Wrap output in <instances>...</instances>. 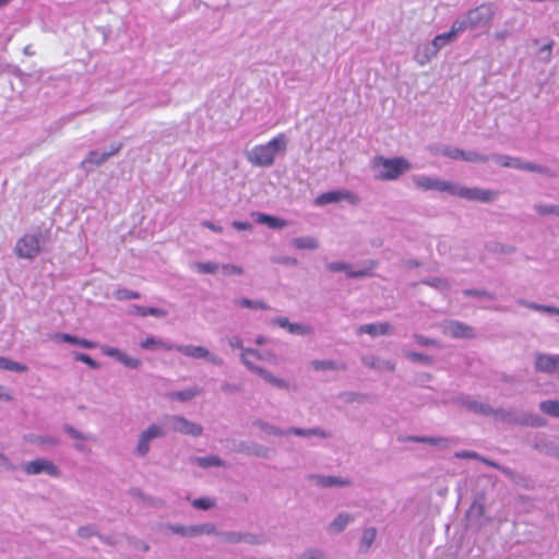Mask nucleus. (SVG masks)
I'll return each instance as SVG.
<instances>
[{
  "label": "nucleus",
  "mask_w": 559,
  "mask_h": 559,
  "mask_svg": "<svg viewBox=\"0 0 559 559\" xmlns=\"http://www.w3.org/2000/svg\"><path fill=\"white\" fill-rule=\"evenodd\" d=\"M416 189L420 191L447 192L450 195L460 197L468 201L491 202L496 199L497 192L480 188L463 187L456 182L444 180L438 177H430L423 174L412 176Z\"/></svg>",
  "instance_id": "nucleus-1"
},
{
  "label": "nucleus",
  "mask_w": 559,
  "mask_h": 559,
  "mask_svg": "<svg viewBox=\"0 0 559 559\" xmlns=\"http://www.w3.org/2000/svg\"><path fill=\"white\" fill-rule=\"evenodd\" d=\"M287 138L280 133L269 142L253 146L246 153L250 164L258 167H270L278 155H284L287 150Z\"/></svg>",
  "instance_id": "nucleus-2"
},
{
  "label": "nucleus",
  "mask_w": 559,
  "mask_h": 559,
  "mask_svg": "<svg viewBox=\"0 0 559 559\" xmlns=\"http://www.w3.org/2000/svg\"><path fill=\"white\" fill-rule=\"evenodd\" d=\"M371 170L377 180L394 181L412 170L411 162L402 156H376L371 162Z\"/></svg>",
  "instance_id": "nucleus-3"
},
{
  "label": "nucleus",
  "mask_w": 559,
  "mask_h": 559,
  "mask_svg": "<svg viewBox=\"0 0 559 559\" xmlns=\"http://www.w3.org/2000/svg\"><path fill=\"white\" fill-rule=\"evenodd\" d=\"M497 12L498 5L495 2H484L454 22L460 26L461 33L467 29H488Z\"/></svg>",
  "instance_id": "nucleus-4"
},
{
  "label": "nucleus",
  "mask_w": 559,
  "mask_h": 559,
  "mask_svg": "<svg viewBox=\"0 0 559 559\" xmlns=\"http://www.w3.org/2000/svg\"><path fill=\"white\" fill-rule=\"evenodd\" d=\"M165 433V428L160 424H151L147 426L138 436L134 454L139 457H144L150 452L152 442L163 438Z\"/></svg>",
  "instance_id": "nucleus-5"
},
{
  "label": "nucleus",
  "mask_w": 559,
  "mask_h": 559,
  "mask_svg": "<svg viewBox=\"0 0 559 559\" xmlns=\"http://www.w3.org/2000/svg\"><path fill=\"white\" fill-rule=\"evenodd\" d=\"M41 251V239L39 235L28 234L20 238L14 252L21 259H35Z\"/></svg>",
  "instance_id": "nucleus-6"
},
{
  "label": "nucleus",
  "mask_w": 559,
  "mask_h": 559,
  "mask_svg": "<svg viewBox=\"0 0 559 559\" xmlns=\"http://www.w3.org/2000/svg\"><path fill=\"white\" fill-rule=\"evenodd\" d=\"M174 350L179 352L180 354L193 358V359H204L213 365L221 366L223 365V359L217 356L216 354H213L207 348L203 346H197V345H176Z\"/></svg>",
  "instance_id": "nucleus-7"
},
{
  "label": "nucleus",
  "mask_w": 559,
  "mask_h": 559,
  "mask_svg": "<svg viewBox=\"0 0 559 559\" xmlns=\"http://www.w3.org/2000/svg\"><path fill=\"white\" fill-rule=\"evenodd\" d=\"M165 420L176 432L193 437L202 435L203 428L201 425L190 421L182 416H168Z\"/></svg>",
  "instance_id": "nucleus-8"
},
{
  "label": "nucleus",
  "mask_w": 559,
  "mask_h": 559,
  "mask_svg": "<svg viewBox=\"0 0 559 559\" xmlns=\"http://www.w3.org/2000/svg\"><path fill=\"white\" fill-rule=\"evenodd\" d=\"M341 201H347L350 204H356L358 202V198L355 193L349 190L340 189L328 191L316 198L314 204L322 206L331 203H337Z\"/></svg>",
  "instance_id": "nucleus-9"
},
{
  "label": "nucleus",
  "mask_w": 559,
  "mask_h": 559,
  "mask_svg": "<svg viewBox=\"0 0 559 559\" xmlns=\"http://www.w3.org/2000/svg\"><path fill=\"white\" fill-rule=\"evenodd\" d=\"M23 471L28 475L47 474L49 476H58V467L49 460L36 459L23 465Z\"/></svg>",
  "instance_id": "nucleus-10"
},
{
  "label": "nucleus",
  "mask_w": 559,
  "mask_h": 559,
  "mask_svg": "<svg viewBox=\"0 0 559 559\" xmlns=\"http://www.w3.org/2000/svg\"><path fill=\"white\" fill-rule=\"evenodd\" d=\"M496 164L502 167L515 168L521 170H530V171H542V168L537 165L525 163L518 157H511L508 155H493L491 157Z\"/></svg>",
  "instance_id": "nucleus-11"
},
{
  "label": "nucleus",
  "mask_w": 559,
  "mask_h": 559,
  "mask_svg": "<svg viewBox=\"0 0 559 559\" xmlns=\"http://www.w3.org/2000/svg\"><path fill=\"white\" fill-rule=\"evenodd\" d=\"M535 368L540 372L559 373V355L538 354L535 358Z\"/></svg>",
  "instance_id": "nucleus-12"
},
{
  "label": "nucleus",
  "mask_w": 559,
  "mask_h": 559,
  "mask_svg": "<svg viewBox=\"0 0 559 559\" xmlns=\"http://www.w3.org/2000/svg\"><path fill=\"white\" fill-rule=\"evenodd\" d=\"M122 145L120 143L112 144L110 146V150L108 151H92L88 153L86 158L83 160V166H86L88 164L92 165H102L105 163L109 157L116 155L120 150Z\"/></svg>",
  "instance_id": "nucleus-13"
},
{
  "label": "nucleus",
  "mask_w": 559,
  "mask_h": 559,
  "mask_svg": "<svg viewBox=\"0 0 559 559\" xmlns=\"http://www.w3.org/2000/svg\"><path fill=\"white\" fill-rule=\"evenodd\" d=\"M442 331L445 335H449L451 337H455V338H468V337H472L474 334H473V330L463 324V323H460V322H456V321H447L442 324Z\"/></svg>",
  "instance_id": "nucleus-14"
},
{
  "label": "nucleus",
  "mask_w": 559,
  "mask_h": 559,
  "mask_svg": "<svg viewBox=\"0 0 559 559\" xmlns=\"http://www.w3.org/2000/svg\"><path fill=\"white\" fill-rule=\"evenodd\" d=\"M438 55V51L430 41L423 43L417 46L414 52V60L420 67L428 64Z\"/></svg>",
  "instance_id": "nucleus-15"
},
{
  "label": "nucleus",
  "mask_w": 559,
  "mask_h": 559,
  "mask_svg": "<svg viewBox=\"0 0 559 559\" xmlns=\"http://www.w3.org/2000/svg\"><path fill=\"white\" fill-rule=\"evenodd\" d=\"M460 34V26L453 22L449 32L437 35L430 43L439 52L445 46L454 43Z\"/></svg>",
  "instance_id": "nucleus-16"
},
{
  "label": "nucleus",
  "mask_w": 559,
  "mask_h": 559,
  "mask_svg": "<svg viewBox=\"0 0 559 559\" xmlns=\"http://www.w3.org/2000/svg\"><path fill=\"white\" fill-rule=\"evenodd\" d=\"M251 372L258 374L261 377L266 383L273 385L276 389L281 390H288L289 389V382L283 378H280L272 373L271 371L258 366V367H251Z\"/></svg>",
  "instance_id": "nucleus-17"
},
{
  "label": "nucleus",
  "mask_w": 559,
  "mask_h": 559,
  "mask_svg": "<svg viewBox=\"0 0 559 559\" xmlns=\"http://www.w3.org/2000/svg\"><path fill=\"white\" fill-rule=\"evenodd\" d=\"M25 442L28 444L36 445L40 449H47L50 447H55L59 443V439L55 436L50 435H36V433H29L24 436Z\"/></svg>",
  "instance_id": "nucleus-18"
},
{
  "label": "nucleus",
  "mask_w": 559,
  "mask_h": 559,
  "mask_svg": "<svg viewBox=\"0 0 559 559\" xmlns=\"http://www.w3.org/2000/svg\"><path fill=\"white\" fill-rule=\"evenodd\" d=\"M355 516L348 512L338 513L329 524L328 531L333 534L343 532L353 521Z\"/></svg>",
  "instance_id": "nucleus-19"
},
{
  "label": "nucleus",
  "mask_w": 559,
  "mask_h": 559,
  "mask_svg": "<svg viewBox=\"0 0 559 559\" xmlns=\"http://www.w3.org/2000/svg\"><path fill=\"white\" fill-rule=\"evenodd\" d=\"M391 326L388 323L379 322V323H370L360 325L357 330L358 334H369L371 336H379L389 334Z\"/></svg>",
  "instance_id": "nucleus-20"
},
{
  "label": "nucleus",
  "mask_w": 559,
  "mask_h": 559,
  "mask_svg": "<svg viewBox=\"0 0 559 559\" xmlns=\"http://www.w3.org/2000/svg\"><path fill=\"white\" fill-rule=\"evenodd\" d=\"M292 246L298 250H317L319 248V240L313 236L295 237L290 241Z\"/></svg>",
  "instance_id": "nucleus-21"
},
{
  "label": "nucleus",
  "mask_w": 559,
  "mask_h": 559,
  "mask_svg": "<svg viewBox=\"0 0 559 559\" xmlns=\"http://www.w3.org/2000/svg\"><path fill=\"white\" fill-rule=\"evenodd\" d=\"M255 219L258 223L264 224L273 229H280L288 226L287 221L264 213H257Z\"/></svg>",
  "instance_id": "nucleus-22"
},
{
  "label": "nucleus",
  "mask_w": 559,
  "mask_h": 559,
  "mask_svg": "<svg viewBox=\"0 0 559 559\" xmlns=\"http://www.w3.org/2000/svg\"><path fill=\"white\" fill-rule=\"evenodd\" d=\"M459 403L474 413L488 414L490 412V407L488 405L476 401L471 396L460 397Z\"/></svg>",
  "instance_id": "nucleus-23"
},
{
  "label": "nucleus",
  "mask_w": 559,
  "mask_h": 559,
  "mask_svg": "<svg viewBox=\"0 0 559 559\" xmlns=\"http://www.w3.org/2000/svg\"><path fill=\"white\" fill-rule=\"evenodd\" d=\"M328 269L332 272H345L350 277H361L368 274L367 270H353L343 262H332L328 265Z\"/></svg>",
  "instance_id": "nucleus-24"
},
{
  "label": "nucleus",
  "mask_w": 559,
  "mask_h": 559,
  "mask_svg": "<svg viewBox=\"0 0 559 559\" xmlns=\"http://www.w3.org/2000/svg\"><path fill=\"white\" fill-rule=\"evenodd\" d=\"M140 347L142 349H147V350H155V349H159V348H163V349H166V350H174L175 344H173V343H165V342H163L160 340H157L155 337H147V338L143 340L140 343Z\"/></svg>",
  "instance_id": "nucleus-25"
},
{
  "label": "nucleus",
  "mask_w": 559,
  "mask_h": 559,
  "mask_svg": "<svg viewBox=\"0 0 559 559\" xmlns=\"http://www.w3.org/2000/svg\"><path fill=\"white\" fill-rule=\"evenodd\" d=\"M233 302L238 308H248V309H253V310H267L269 309V306L264 301L258 300V299L253 300V299L240 297V298L234 299Z\"/></svg>",
  "instance_id": "nucleus-26"
},
{
  "label": "nucleus",
  "mask_w": 559,
  "mask_h": 559,
  "mask_svg": "<svg viewBox=\"0 0 559 559\" xmlns=\"http://www.w3.org/2000/svg\"><path fill=\"white\" fill-rule=\"evenodd\" d=\"M201 393V389L197 385L189 386L187 389L175 391L170 393L171 400H178L181 402H187L198 396Z\"/></svg>",
  "instance_id": "nucleus-27"
},
{
  "label": "nucleus",
  "mask_w": 559,
  "mask_h": 559,
  "mask_svg": "<svg viewBox=\"0 0 559 559\" xmlns=\"http://www.w3.org/2000/svg\"><path fill=\"white\" fill-rule=\"evenodd\" d=\"M350 481L347 478L341 476H320L318 477V485L322 487H345Z\"/></svg>",
  "instance_id": "nucleus-28"
},
{
  "label": "nucleus",
  "mask_w": 559,
  "mask_h": 559,
  "mask_svg": "<svg viewBox=\"0 0 559 559\" xmlns=\"http://www.w3.org/2000/svg\"><path fill=\"white\" fill-rule=\"evenodd\" d=\"M251 357L258 358V359H265V357L254 348L245 347L242 348V352L240 354V360L241 362L251 371V367H258V365L253 364L251 361Z\"/></svg>",
  "instance_id": "nucleus-29"
},
{
  "label": "nucleus",
  "mask_w": 559,
  "mask_h": 559,
  "mask_svg": "<svg viewBox=\"0 0 559 559\" xmlns=\"http://www.w3.org/2000/svg\"><path fill=\"white\" fill-rule=\"evenodd\" d=\"M377 537V530L374 527H367L362 531L360 537V550L368 551Z\"/></svg>",
  "instance_id": "nucleus-30"
},
{
  "label": "nucleus",
  "mask_w": 559,
  "mask_h": 559,
  "mask_svg": "<svg viewBox=\"0 0 559 559\" xmlns=\"http://www.w3.org/2000/svg\"><path fill=\"white\" fill-rule=\"evenodd\" d=\"M192 270L200 274H215L221 269V265L216 262H194L191 265Z\"/></svg>",
  "instance_id": "nucleus-31"
},
{
  "label": "nucleus",
  "mask_w": 559,
  "mask_h": 559,
  "mask_svg": "<svg viewBox=\"0 0 559 559\" xmlns=\"http://www.w3.org/2000/svg\"><path fill=\"white\" fill-rule=\"evenodd\" d=\"M215 533V525L212 523H204L189 526V537H198L201 535H212Z\"/></svg>",
  "instance_id": "nucleus-32"
},
{
  "label": "nucleus",
  "mask_w": 559,
  "mask_h": 559,
  "mask_svg": "<svg viewBox=\"0 0 559 559\" xmlns=\"http://www.w3.org/2000/svg\"><path fill=\"white\" fill-rule=\"evenodd\" d=\"M134 313L141 316V317H156V318H165L167 316V311L162 308H155V307H134Z\"/></svg>",
  "instance_id": "nucleus-33"
},
{
  "label": "nucleus",
  "mask_w": 559,
  "mask_h": 559,
  "mask_svg": "<svg viewBox=\"0 0 559 559\" xmlns=\"http://www.w3.org/2000/svg\"><path fill=\"white\" fill-rule=\"evenodd\" d=\"M193 463L204 468L222 466L224 464L223 461L216 455L199 456L193 459Z\"/></svg>",
  "instance_id": "nucleus-34"
},
{
  "label": "nucleus",
  "mask_w": 559,
  "mask_h": 559,
  "mask_svg": "<svg viewBox=\"0 0 559 559\" xmlns=\"http://www.w3.org/2000/svg\"><path fill=\"white\" fill-rule=\"evenodd\" d=\"M0 369L14 371V372H25L27 371V367L21 362L11 360L5 357H0Z\"/></svg>",
  "instance_id": "nucleus-35"
},
{
  "label": "nucleus",
  "mask_w": 559,
  "mask_h": 559,
  "mask_svg": "<svg viewBox=\"0 0 559 559\" xmlns=\"http://www.w3.org/2000/svg\"><path fill=\"white\" fill-rule=\"evenodd\" d=\"M364 364L366 366H369L371 368H376L379 370H390L391 371L394 369V364H392L391 361L380 360L374 357L364 358Z\"/></svg>",
  "instance_id": "nucleus-36"
},
{
  "label": "nucleus",
  "mask_w": 559,
  "mask_h": 559,
  "mask_svg": "<svg viewBox=\"0 0 559 559\" xmlns=\"http://www.w3.org/2000/svg\"><path fill=\"white\" fill-rule=\"evenodd\" d=\"M311 367L314 370H340L344 367L334 360H312Z\"/></svg>",
  "instance_id": "nucleus-37"
},
{
  "label": "nucleus",
  "mask_w": 559,
  "mask_h": 559,
  "mask_svg": "<svg viewBox=\"0 0 559 559\" xmlns=\"http://www.w3.org/2000/svg\"><path fill=\"white\" fill-rule=\"evenodd\" d=\"M539 408L545 414L559 417V402L558 401L542 402L539 405Z\"/></svg>",
  "instance_id": "nucleus-38"
},
{
  "label": "nucleus",
  "mask_w": 559,
  "mask_h": 559,
  "mask_svg": "<svg viewBox=\"0 0 559 559\" xmlns=\"http://www.w3.org/2000/svg\"><path fill=\"white\" fill-rule=\"evenodd\" d=\"M288 333L295 335H309L312 330L309 325L302 323H292L287 330Z\"/></svg>",
  "instance_id": "nucleus-39"
},
{
  "label": "nucleus",
  "mask_w": 559,
  "mask_h": 559,
  "mask_svg": "<svg viewBox=\"0 0 559 559\" xmlns=\"http://www.w3.org/2000/svg\"><path fill=\"white\" fill-rule=\"evenodd\" d=\"M118 361H120L123 366L131 368V369H136L142 364L141 359L129 356L126 353L121 354Z\"/></svg>",
  "instance_id": "nucleus-40"
},
{
  "label": "nucleus",
  "mask_w": 559,
  "mask_h": 559,
  "mask_svg": "<svg viewBox=\"0 0 559 559\" xmlns=\"http://www.w3.org/2000/svg\"><path fill=\"white\" fill-rule=\"evenodd\" d=\"M440 154L447 156L451 159H463L465 156V151L456 148V147H444L440 151Z\"/></svg>",
  "instance_id": "nucleus-41"
},
{
  "label": "nucleus",
  "mask_w": 559,
  "mask_h": 559,
  "mask_svg": "<svg viewBox=\"0 0 559 559\" xmlns=\"http://www.w3.org/2000/svg\"><path fill=\"white\" fill-rule=\"evenodd\" d=\"M490 157L487 155H483L475 151H465L464 160L471 162V163H485L489 160Z\"/></svg>",
  "instance_id": "nucleus-42"
},
{
  "label": "nucleus",
  "mask_w": 559,
  "mask_h": 559,
  "mask_svg": "<svg viewBox=\"0 0 559 559\" xmlns=\"http://www.w3.org/2000/svg\"><path fill=\"white\" fill-rule=\"evenodd\" d=\"M50 338L56 343H69L72 345H76L78 337L68 333H55L50 336Z\"/></svg>",
  "instance_id": "nucleus-43"
},
{
  "label": "nucleus",
  "mask_w": 559,
  "mask_h": 559,
  "mask_svg": "<svg viewBox=\"0 0 559 559\" xmlns=\"http://www.w3.org/2000/svg\"><path fill=\"white\" fill-rule=\"evenodd\" d=\"M559 204H544L539 203L535 205V210L540 215H555L557 213Z\"/></svg>",
  "instance_id": "nucleus-44"
},
{
  "label": "nucleus",
  "mask_w": 559,
  "mask_h": 559,
  "mask_svg": "<svg viewBox=\"0 0 559 559\" xmlns=\"http://www.w3.org/2000/svg\"><path fill=\"white\" fill-rule=\"evenodd\" d=\"M223 273L225 275H242L243 269L240 265L237 264H223L221 266Z\"/></svg>",
  "instance_id": "nucleus-45"
},
{
  "label": "nucleus",
  "mask_w": 559,
  "mask_h": 559,
  "mask_svg": "<svg viewBox=\"0 0 559 559\" xmlns=\"http://www.w3.org/2000/svg\"><path fill=\"white\" fill-rule=\"evenodd\" d=\"M140 295L128 289H118L115 292V298L118 300L136 299Z\"/></svg>",
  "instance_id": "nucleus-46"
},
{
  "label": "nucleus",
  "mask_w": 559,
  "mask_h": 559,
  "mask_svg": "<svg viewBox=\"0 0 559 559\" xmlns=\"http://www.w3.org/2000/svg\"><path fill=\"white\" fill-rule=\"evenodd\" d=\"M192 506L198 509L209 510L214 506V501L210 498H199L192 501Z\"/></svg>",
  "instance_id": "nucleus-47"
},
{
  "label": "nucleus",
  "mask_w": 559,
  "mask_h": 559,
  "mask_svg": "<svg viewBox=\"0 0 559 559\" xmlns=\"http://www.w3.org/2000/svg\"><path fill=\"white\" fill-rule=\"evenodd\" d=\"M483 514H484L483 503L479 501H475L468 510V518L469 519L480 518Z\"/></svg>",
  "instance_id": "nucleus-48"
},
{
  "label": "nucleus",
  "mask_w": 559,
  "mask_h": 559,
  "mask_svg": "<svg viewBox=\"0 0 559 559\" xmlns=\"http://www.w3.org/2000/svg\"><path fill=\"white\" fill-rule=\"evenodd\" d=\"M512 34H513L512 26L511 27H504L502 25V27L498 28L493 33V38L497 39V40H504L506 38L512 36Z\"/></svg>",
  "instance_id": "nucleus-49"
},
{
  "label": "nucleus",
  "mask_w": 559,
  "mask_h": 559,
  "mask_svg": "<svg viewBox=\"0 0 559 559\" xmlns=\"http://www.w3.org/2000/svg\"><path fill=\"white\" fill-rule=\"evenodd\" d=\"M257 426L259 427L260 430L264 431L267 435H282L281 429L267 423L258 421Z\"/></svg>",
  "instance_id": "nucleus-50"
},
{
  "label": "nucleus",
  "mask_w": 559,
  "mask_h": 559,
  "mask_svg": "<svg viewBox=\"0 0 559 559\" xmlns=\"http://www.w3.org/2000/svg\"><path fill=\"white\" fill-rule=\"evenodd\" d=\"M74 358H75V360L81 361L93 369L98 368V364L86 354H82V353L75 354Z\"/></svg>",
  "instance_id": "nucleus-51"
},
{
  "label": "nucleus",
  "mask_w": 559,
  "mask_h": 559,
  "mask_svg": "<svg viewBox=\"0 0 559 559\" xmlns=\"http://www.w3.org/2000/svg\"><path fill=\"white\" fill-rule=\"evenodd\" d=\"M100 350L104 355L106 356H109V357H114L116 358L117 360H119V357L121 356V354L123 352H121L120 349L116 348V347H111V346H108V345H102L100 346Z\"/></svg>",
  "instance_id": "nucleus-52"
},
{
  "label": "nucleus",
  "mask_w": 559,
  "mask_h": 559,
  "mask_svg": "<svg viewBox=\"0 0 559 559\" xmlns=\"http://www.w3.org/2000/svg\"><path fill=\"white\" fill-rule=\"evenodd\" d=\"M223 538L229 543H239L248 539L247 535H242L240 533L230 532L224 534Z\"/></svg>",
  "instance_id": "nucleus-53"
},
{
  "label": "nucleus",
  "mask_w": 559,
  "mask_h": 559,
  "mask_svg": "<svg viewBox=\"0 0 559 559\" xmlns=\"http://www.w3.org/2000/svg\"><path fill=\"white\" fill-rule=\"evenodd\" d=\"M323 552L320 549H308L301 556L300 559H322Z\"/></svg>",
  "instance_id": "nucleus-54"
},
{
  "label": "nucleus",
  "mask_w": 559,
  "mask_h": 559,
  "mask_svg": "<svg viewBox=\"0 0 559 559\" xmlns=\"http://www.w3.org/2000/svg\"><path fill=\"white\" fill-rule=\"evenodd\" d=\"M168 528L174 534L181 535L183 537H189V526L176 524L170 525Z\"/></svg>",
  "instance_id": "nucleus-55"
},
{
  "label": "nucleus",
  "mask_w": 559,
  "mask_h": 559,
  "mask_svg": "<svg viewBox=\"0 0 559 559\" xmlns=\"http://www.w3.org/2000/svg\"><path fill=\"white\" fill-rule=\"evenodd\" d=\"M406 357L409 358L412 361H419V362H423V364H429L430 362V358L423 355V354H418V353H414V352H408L406 353Z\"/></svg>",
  "instance_id": "nucleus-56"
},
{
  "label": "nucleus",
  "mask_w": 559,
  "mask_h": 559,
  "mask_svg": "<svg viewBox=\"0 0 559 559\" xmlns=\"http://www.w3.org/2000/svg\"><path fill=\"white\" fill-rule=\"evenodd\" d=\"M227 343L230 346V348H237L242 352V348H245L242 340L239 336H229L227 337Z\"/></svg>",
  "instance_id": "nucleus-57"
},
{
  "label": "nucleus",
  "mask_w": 559,
  "mask_h": 559,
  "mask_svg": "<svg viewBox=\"0 0 559 559\" xmlns=\"http://www.w3.org/2000/svg\"><path fill=\"white\" fill-rule=\"evenodd\" d=\"M64 431L73 439H82V440H85L87 439L82 432H80L79 430H76L75 428L71 427V426H66L64 427Z\"/></svg>",
  "instance_id": "nucleus-58"
},
{
  "label": "nucleus",
  "mask_w": 559,
  "mask_h": 559,
  "mask_svg": "<svg viewBox=\"0 0 559 559\" xmlns=\"http://www.w3.org/2000/svg\"><path fill=\"white\" fill-rule=\"evenodd\" d=\"M552 44H547L539 49V56L543 60L549 61L551 57Z\"/></svg>",
  "instance_id": "nucleus-59"
},
{
  "label": "nucleus",
  "mask_w": 559,
  "mask_h": 559,
  "mask_svg": "<svg viewBox=\"0 0 559 559\" xmlns=\"http://www.w3.org/2000/svg\"><path fill=\"white\" fill-rule=\"evenodd\" d=\"M289 432L296 435V436H300V437H308V436H311L313 433H316V430H312V429H300V428H292L289 429Z\"/></svg>",
  "instance_id": "nucleus-60"
},
{
  "label": "nucleus",
  "mask_w": 559,
  "mask_h": 559,
  "mask_svg": "<svg viewBox=\"0 0 559 559\" xmlns=\"http://www.w3.org/2000/svg\"><path fill=\"white\" fill-rule=\"evenodd\" d=\"M76 346H80L83 348H95L97 346V344L95 342L88 341L86 338L78 337Z\"/></svg>",
  "instance_id": "nucleus-61"
},
{
  "label": "nucleus",
  "mask_w": 559,
  "mask_h": 559,
  "mask_svg": "<svg viewBox=\"0 0 559 559\" xmlns=\"http://www.w3.org/2000/svg\"><path fill=\"white\" fill-rule=\"evenodd\" d=\"M233 227L238 230H250L252 228V225L248 222L235 221L233 222Z\"/></svg>",
  "instance_id": "nucleus-62"
},
{
  "label": "nucleus",
  "mask_w": 559,
  "mask_h": 559,
  "mask_svg": "<svg viewBox=\"0 0 559 559\" xmlns=\"http://www.w3.org/2000/svg\"><path fill=\"white\" fill-rule=\"evenodd\" d=\"M273 322L285 330H288V326L292 324L285 317L276 318Z\"/></svg>",
  "instance_id": "nucleus-63"
},
{
  "label": "nucleus",
  "mask_w": 559,
  "mask_h": 559,
  "mask_svg": "<svg viewBox=\"0 0 559 559\" xmlns=\"http://www.w3.org/2000/svg\"><path fill=\"white\" fill-rule=\"evenodd\" d=\"M0 400L2 401H11L12 400V395L10 393V391L0 384Z\"/></svg>",
  "instance_id": "nucleus-64"
}]
</instances>
